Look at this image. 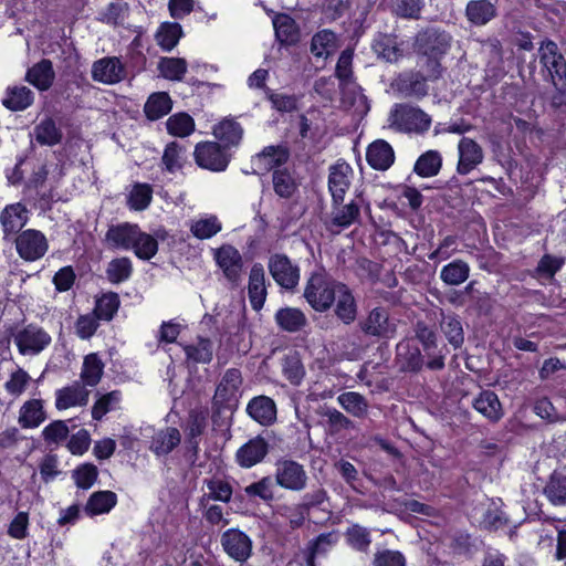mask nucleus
<instances>
[{
    "mask_svg": "<svg viewBox=\"0 0 566 566\" xmlns=\"http://www.w3.org/2000/svg\"><path fill=\"white\" fill-rule=\"evenodd\" d=\"M55 396V407L59 410H64L87 405L90 391L80 381H75L71 386L59 389Z\"/></svg>",
    "mask_w": 566,
    "mask_h": 566,
    "instance_id": "5701e85b",
    "label": "nucleus"
},
{
    "mask_svg": "<svg viewBox=\"0 0 566 566\" xmlns=\"http://www.w3.org/2000/svg\"><path fill=\"white\" fill-rule=\"evenodd\" d=\"M193 157L196 164L211 171H223L230 163V154L217 142L198 143Z\"/></svg>",
    "mask_w": 566,
    "mask_h": 566,
    "instance_id": "0eeeda50",
    "label": "nucleus"
},
{
    "mask_svg": "<svg viewBox=\"0 0 566 566\" xmlns=\"http://www.w3.org/2000/svg\"><path fill=\"white\" fill-rule=\"evenodd\" d=\"M241 384V371L237 368L228 369L216 389L214 398L221 402L231 400L238 392Z\"/></svg>",
    "mask_w": 566,
    "mask_h": 566,
    "instance_id": "4c0bfd02",
    "label": "nucleus"
},
{
    "mask_svg": "<svg viewBox=\"0 0 566 566\" xmlns=\"http://www.w3.org/2000/svg\"><path fill=\"white\" fill-rule=\"evenodd\" d=\"M181 441V434L177 428L168 427L159 430L153 437L150 450L157 455L170 453Z\"/></svg>",
    "mask_w": 566,
    "mask_h": 566,
    "instance_id": "473e14b6",
    "label": "nucleus"
},
{
    "mask_svg": "<svg viewBox=\"0 0 566 566\" xmlns=\"http://www.w3.org/2000/svg\"><path fill=\"white\" fill-rule=\"evenodd\" d=\"M119 306V297L116 293L104 294L96 301L94 314L99 319L111 321Z\"/></svg>",
    "mask_w": 566,
    "mask_h": 566,
    "instance_id": "338daca9",
    "label": "nucleus"
},
{
    "mask_svg": "<svg viewBox=\"0 0 566 566\" xmlns=\"http://www.w3.org/2000/svg\"><path fill=\"white\" fill-rule=\"evenodd\" d=\"M336 316L346 325L352 324L357 317V304L352 291L343 283L336 294Z\"/></svg>",
    "mask_w": 566,
    "mask_h": 566,
    "instance_id": "cd10ccee",
    "label": "nucleus"
},
{
    "mask_svg": "<svg viewBox=\"0 0 566 566\" xmlns=\"http://www.w3.org/2000/svg\"><path fill=\"white\" fill-rule=\"evenodd\" d=\"M207 491L200 499V506L206 507L209 501H221L228 503L232 496L231 485L220 479L205 481Z\"/></svg>",
    "mask_w": 566,
    "mask_h": 566,
    "instance_id": "ea45409f",
    "label": "nucleus"
},
{
    "mask_svg": "<svg viewBox=\"0 0 566 566\" xmlns=\"http://www.w3.org/2000/svg\"><path fill=\"white\" fill-rule=\"evenodd\" d=\"M268 268L273 280L285 290H294L300 281V268L287 255L272 254Z\"/></svg>",
    "mask_w": 566,
    "mask_h": 566,
    "instance_id": "6e6552de",
    "label": "nucleus"
},
{
    "mask_svg": "<svg viewBox=\"0 0 566 566\" xmlns=\"http://www.w3.org/2000/svg\"><path fill=\"white\" fill-rule=\"evenodd\" d=\"M290 158L289 148L284 145L266 146L258 153L253 161L263 170H273L280 168Z\"/></svg>",
    "mask_w": 566,
    "mask_h": 566,
    "instance_id": "b1692460",
    "label": "nucleus"
},
{
    "mask_svg": "<svg viewBox=\"0 0 566 566\" xmlns=\"http://www.w3.org/2000/svg\"><path fill=\"white\" fill-rule=\"evenodd\" d=\"M345 537L350 547L364 553L368 551L371 543L369 530L359 524L349 526L345 532Z\"/></svg>",
    "mask_w": 566,
    "mask_h": 566,
    "instance_id": "13d9d810",
    "label": "nucleus"
},
{
    "mask_svg": "<svg viewBox=\"0 0 566 566\" xmlns=\"http://www.w3.org/2000/svg\"><path fill=\"white\" fill-rule=\"evenodd\" d=\"M35 140L40 145L54 146L62 142L63 133L56 123L46 117L35 125L33 129Z\"/></svg>",
    "mask_w": 566,
    "mask_h": 566,
    "instance_id": "58836bf2",
    "label": "nucleus"
},
{
    "mask_svg": "<svg viewBox=\"0 0 566 566\" xmlns=\"http://www.w3.org/2000/svg\"><path fill=\"white\" fill-rule=\"evenodd\" d=\"M459 160L457 172L465 176L483 163L484 150L482 146L472 138L462 137L458 144Z\"/></svg>",
    "mask_w": 566,
    "mask_h": 566,
    "instance_id": "ddd939ff",
    "label": "nucleus"
},
{
    "mask_svg": "<svg viewBox=\"0 0 566 566\" xmlns=\"http://www.w3.org/2000/svg\"><path fill=\"white\" fill-rule=\"evenodd\" d=\"M359 327L366 336L378 339H389L396 334V324L389 317V313L384 307H376L359 322Z\"/></svg>",
    "mask_w": 566,
    "mask_h": 566,
    "instance_id": "1a4fd4ad",
    "label": "nucleus"
},
{
    "mask_svg": "<svg viewBox=\"0 0 566 566\" xmlns=\"http://www.w3.org/2000/svg\"><path fill=\"white\" fill-rule=\"evenodd\" d=\"M213 259L222 271L227 281L232 287H238L241 284L243 275V258L238 249L231 244H223L220 248L213 249Z\"/></svg>",
    "mask_w": 566,
    "mask_h": 566,
    "instance_id": "20e7f679",
    "label": "nucleus"
},
{
    "mask_svg": "<svg viewBox=\"0 0 566 566\" xmlns=\"http://www.w3.org/2000/svg\"><path fill=\"white\" fill-rule=\"evenodd\" d=\"M442 166V157L437 150H428L422 154L415 164V172L421 177H433L439 174Z\"/></svg>",
    "mask_w": 566,
    "mask_h": 566,
    "instance_id": "603ef678",
    "label": "nucleus"
},
{
    "mask_svg": "<svg viewBox=\"0 0 566 566\" xmlns=\"http://www.w3.org/2000/svg\"><path fill=\"white\" fill-rule=\"evenodd\" d=\"M353 175V168L345 161L329 167L328 190L332 195L333 203H343L345 193L352 185Z\"/></svg>",
    "mask_w": 566,
    "mask_h": 566,
    "instance_id": "2eb2a0df",
    "label": "nucleus"
},
{
    "mask_svg": "<svg viewBox=\"0 0 566 566\" xmlns=\"http://www.w3.org/2000/svg\"><path fill=\"white\" fill-rule=\"evenodd\" d=\"M470 266L463 260H454L444 265L440 272V279L447 285H460L468 280Z\"/></svg>",
    "mask_w": 566,
    "mask_h": 566,
    "instance_id": "09e8293b",
    "label": "nucleus"
},
{
    "mask_svg": "<svg viewBox=\"0 0 566 566\" xmlns=\"http://www.w3.org/2000/svg\"><path fill=\"white\" fill-rule=\"evenodd\" d=\"M398 91L405 97H415L420 99L428 94V85L426 78L420 74H411L399 78Z\"/></svg>",
    "mask_w": 566,
    "mask_h": 566,
    "instance_id": "49530a36",
    "label": "nucleus"
},
{
    "mask_svg": "<svg viewBox=\"0 0 566 566\" xmlns=\"http://www.w3.org/2000/svg\"><path fill=\"white\" fill-rule=\"evenodd\" d=\"M389 126L398 132L423 134L431 126V117L421 108L396 104L389 114Z\"/></svg>",
    "mask_w": 566,
    "mask_h": 566,
    "instance_id": "f03ea898",
    "label": "nucleus"
},
{
    "mask_svg": "<svg viewBox=\"0 0 566 566\" xmlns=\"http://www.w3.org/2000/svg\"><path fill=\"white\" fill-rule=\"evenodd\" d=\"M248 294L251 306L260 311L266 298L265 274L262 264L255 263L250 270Z\"/></svg>",
    "mask_w": 566,
    "mask_h": 566,
    "instance_id": "412c9836",
    "label": "nucleus"
},
{
    "mask_svg": "<svg viewBox=\"0 0 566 566\" xmlns=\"http://www.w3.org/2000/svg\"><path fill=\"white\" fill-rule=\"evenodd\" d=\"M396 364L401 371L418 373L423 367V356L412 339L405 338L396 346Z\"/></svg>",
    "mask_w": 566,
    "mask_h": 566,
    "instance_id": "dca6fc26",
    "label": "nucleus"
},
{
    "mask_svg": "<svg viewBox=\"0 0 566 566\" xmlns=\"http://www.w3.org/2000/svg\"><path fill=\"white\" fill-rule=\"evenodd\" d=\"M207 427V413L205 411L192 410L189 413L187 424V436L189 449L192 451L193 457L198 454L199 443L197 438L200 437Z\"/></svg>",
    "mask_w": 566,
    "mask_h": 566,
    "instance_id": "37998d69",
    "label": "nucleus"
},
{
    "mask_svg": "<svg viewBox=\"0 0 566 566\" xmlns=\"http://www.w3.org/2000/svg\"><path fill=\"white\" fill-rule=\"evenodd\" d=\"M33 102V92L27 86H14L7 91L3 105L11 111H23Z\"/></svg>",
    "mask_w": 566,
    "mask_h": 566,
    "instance_id": "3c124183",
    "label": "nucleus"
},
{
    "mask_svg": "<svg viewBox=\"0 0 566 566\" xmlns=\"http://www.w3.org/2000/svg\"><path fill=\"white\" fill-rule=\"evenodd\" d=\"M139 230L137 224L128 222L111 226L105 234V243L111 249L130 250Z\"/></svg>",
    "mask_w": 566,
    "mask_h": 566,
    "instance_id": "a211bd4d",
    "label": "nucleus"
},
{
    "mask_svg": "<svg viewBox=\"0 0 566 566\" xmlns=\"http://www.w3.org/2000/svg\"><path fill=\"white\" fill-rule=\"evenodd\" d=\"M279 327L289 333H297L307 325V317L296 307H283L275 313Z\"/></svg>",
    "mask_w": 566,
    "mask_h": 566,
    "instance_id": "c756f323",
    "label": "nucleus"
},
{
    "mask_svg": "<svg viewBox=\"0 0 566 566\" xmlns=\"http://www.w3.org/2000/svg\"><path fill=\"white\" fill-rule=\"evenodd\" d=\"M212 134L220 142L219 144L228 149L239 146L243 137V128L235 119L224 118L214 125Z\"/></svg>",
    "mask_w": 566,
    "mask_h": 566,
    "instance_id": "a878e982",
    "label": "nucleus"
},
{
    "mask_svg": "<svg viewBox=\"0 0 566 566\" xmlns=\"http://www.w3.org/2000/svg\"><path fill=\"white\" fill-rule=\"evenodd\" d=\"M544 493L553 504H566V476L553 474Z\"/></svg>",
    "mask_w": 566,
    "mask_h": 566,
    "instance_id": "69168bd1",
    "label": "nucleus"
},
{
    "mask_svg": "<svg viewBox=\"0 0 566 566\" xmlns=\"http://www.w3.org/2000/svg\"><path fill=\"white\" fill-rule=\"evenodd\" d=\"M116 503L117 496L114 492L97 491L90 496L84 511L90 516L104 514L108 513L116 505Z\"/></svg>",
    "mask_w": 566,
    "mask_h": 566,
    "instance_id": "a19ab883",
    "label": "nucleus"
},
{
    "mask_svg": "<svg viewBox=\"0 0 566 566\" xmlns=\"http://www.w3.org/2000/svg\"><path fill=\"white\" fill-rule=\"evenodd\" d=\"M275 483L289 491L300 492L306 488L307 473L304 467L291 459H279L275 463Z\"/></svg>",
    "mask_w": 566,
    "mask_h": 566,
    "instance_id": "39448f33",
    "label": "nucleus"
},
{
    "mask_svg": "<svg viewBox=\"0 0 566 566\" xmlns=\"http://www.w3.org/2000/svg\"><path fill=\"white\" fill-rule=\"evenodd\" d=\"M125 67L118 57H103L94 62L92 77L104 84H115L125 78Z\"/></svg>",
    "mask_w": 566,
    "mask_h": 566,
    "instance_id": "6ab92c4d",
    "label": "nucleus"
},
{
    "mask_svg": "<svg viewBox=\"0 0 566 566\" xmlns=\"http://www.w3.org/2000/svg\"><path fill=\"white\" fill-rule=\"evenodd\" d=\"M29 221V210L20 202L8 205L0 214L4 240H11L23 231Z\"/></svg>",
    "mask_w": 566,
    "mask_h": 566,
    "instance_id": "4468645a",
    "label": "nucleus"
},
{
    "mask_svg": "<svg viewBox=\"0 0 566 566\" xmlns=\"http://www.w3.org/2000/svg\"><path fill=\"white\" fill-rule=\"evenodd\" d=\"M222 224L216 216L196 220L190 226V231L197 239H210L220 232Z\"/></svg>",
    "mask_w": 566,
    "mask_h": 566,
    "instance_id": "bf43d9fd",
    "label": "nucleus"
},
{
    "mask_svg": "<svg viewBox=\"0 0 566 566\" xmlns=\"http://www.w3.org/2000/svg\"><path fill=\"white\" fill-rule=\"evenodd\" d=\"M161 163L169 174H175L182 169L187 163V148L178 142H170L166 145Z\"/></svg>",
    "mask_w": 566,
    "mask_h": 566,
    "instance_id": "c9c22d12",
    "label": "nucleus"
},
{
    "mask_svg": "<svg viewBox=\"0 0 566 566\" xmlns=\"http://www.w3.org/2000/svg\"><path fill=\"white\" fill-rule=\"evenodd\" d=\"M338 403L342 408L356 418H364L368 412V401L366 398L356 391H346L337 397Z\"/></svg>",
    "mask_w": 566,
    "mask_h": 566,
    "instance_id": "a18cd8bd",
    "label": "nucleus"
},
{
    "mask_svg": "<svg viewBox=\"0 0 566 566\" xmlns=\"http://www.w3.org/2000/svg\"><path fill=\"white\" fill-rule=\"evenodd\" d=\"M269 448V442L263 437L256 436L238 449L235 460L241 468H252L264 460Z\"/></svg>",
    "mask_w": 566,
    "mask_h": 566,
    "instance_id": "f3484780",
    "label": "nucleus"
},
{
    "mask_svg": "<svg viewBox=\"0 0 566 566\" xmlns=\"http://www.w3.org/2000/svg\"><path fill=\"white\" fill-rule=\"evenodd\" d=\"M495 14L494 6L488 0H472L467 4L465 15L473 24H486Z\"/></svg>",
    "mask_w": 566,
    "mask_h": 566,
    "instance_id": "79ce46f5",
    "label": "nucleus"
},
{
    "mask_svg": "<svg viewBox=\"0 0 566 566\" xmlns=\"http://www.w3.org/2000/svg\"><path fill=\"white\" fill-rule=\"evenodd\" d=\"M132 249L137 258L150 260L158 251V242L153 235L139 230L135 245Z\"/></svg>",
    "mask_w": 566,
    "mask_h": 566,
    "instance_id": "774afa93",
    "label": "nucleus"
},
{
    "mask_svg": "<svg viewBox=\"0 0 566 566\" xmlns=\"http://www.w3.org/2000/svg\"><path fill=\"white\" fill-rule=\"evenodd\" d=\"M366 159L374 169L387 170L395 161V153L387 142L378 139L368 146Z\"/></svg>",
    "mask_w": 566,
    "mask_h": 566,
    "instance_id": "bb28decb",
    "label": "nucleus"
},
{
    "mask_svg": "<svg viewBox=\"0 0 566 566\" xmlns=\"http://www.w3.org/2000/svg\"><path fill=\"white\" fill-rule=\"evenodd\" d=\"M14 342L22 355H36L50 343V335L41 327L28 325L14 335Z\"/></svg>",
    "mask_w": 566,
    "mask_h": 566,
    "instance_id": "f8f14e48",
    "label": "nucleus"
},
{
    "mask_svg": "<svg viewBox=\"0 0 566 566\" xmlns=\"http://www.w3.org/2000/svg\"><path fill=\"white\" fill-rule=\"evenodd\" d=\"M54 71L50 60H42L27 73V81L40 91L48 90L54 80Z\"/></svg>",
    "mask_w": 566,
    "mask_h": 566,
    "instance_id": "f704fd0d",
    "label": "nucleus"
},
{
    "mask_svg": "<svg viewBox=\"0 0 566 566\" xmlns=\"http://www.w3.org/2000/svg\"><path fill=\"white\" fill-rule=\"evenodd\" d=\"M273 190L276 196L290 199L297 191L298 182L287 168L274 169L272 174Z\"/></svg>",
    "mask_w": 566,
    "mask_h": 566,
    "instance_id": "72a5a7b5",
    "label": "nucleus"
},
{
    "mask_svg": "<svg viewBox=\"0 0 566 566\" xmlns=\"http://www.w3.org/2000/svg\"><path fill=\"white\" fill-rule=\"evenodd\" d=\"M338 38L337 35L328 30L324 29L316 32L311 41V52L315 57H319L323 60L328 59L333 55L338 49Z\"/></svg>",
    "mask_w": 566,
    "mask_h": 566,
    "instance_id": "c85d7f7f",
    "label": "nucleus"
},
{
    "mask_svg": "<svg viewBox=\"0 0 566 566\" xmlns=\"http://www.w3.org/2000/svg\"><path fill=\"white\" fill-rule=\"evenodd\" d=\"M158 70L167 80L181 81L187 72V62L181 57H161Z\"/></svg>",
    "mask_w": 566,
    "mask_h": 566,
    "instance_id": "6e6d98bb",
    "label": "nucleus"
},
{
    "mask_svg": "<svg viewBox=\"0 0 566 566\" xmlns=\"http://www.w3.org/2000/svg\"><path fill=\"white\" fill-rule=\"evenodd\" d=\"M46 419L41 399L27 400L20 408L18 422L22 428H36Z\"/></svg>",
    "mask_w": 566,
    "mask_h": 566,
    "instance_id": "7c9ffc66",
    "label": "nucleus"
},
{
    "mask_svg": "<svg viewBox=\"0 0 566 566\" xmlns=\"http://www.w3.org/2000/svg\"><path fill=\"white\" fill-rule=\"evenodd\" d=\"M373 50L387 62H397L402 56L397 38L391 34H378L373 43Z\"/></svg>",
    "mask_w": 566,
    "mask_h": 566,
    "instance_id": "e433bc0d",
    "label": "nucleus"
},
{
    "mask_svg": "<svg viewBox=\"0 0 566 566\" xmlns=\"http://www.w3.org/2000/svg\"><path fill=\"white\" fill-rule=\"evenodd\" d=\"M343 283L334 280L325 270H318L308 277L303 296L316 312H326L336 301Z\"/></svg>",
    "mask_w": 566,
    "mask_h": 566,
    "instance_id": "f257e3e1",
    "label": "nucleus"
},
{
    "mask_svg": "<svg viewBox=\"0 0 566 566\" xmlns=\"http://www.w3.org/2000/svg\"><path fill=\"white\" fill-rule=\"evenodd\" d=\"M185 353L188 359L195 363H210L213 356V345L208 338H199L197 344L185 346Z\"/></svg>",
    "mask_w": 566,
    "mask_h": 566,
    "instance_id": "052dcab7",
    "label": "nucleus"
},
{
    "mask_svg": "<svg viewBox=\"0 0 566 566\" xmlns=\"http://www.w3.org/2000/svg\"><path fill=\"white\" fill-rule=\"evenodd\" d=\"M13 241L17 253L24 261H36L49 250L48 239L40 230H23L14 237Z\"/></svg>",
    "mask_w": 566,
    "mask_h": 566,
    "instance_id": "423d86ee",
    "label": "nucleus"
},
{
    "mask_svg": "<svg viewBox=\"0 0 566 566\" xmlns=\"http://www.w3.org/2000/svg\"><path fill=\"white\" fill-rule=\"evenodd\" d=\"M322 416L326 418L327 427L332 434L338 433L342 430L354 429L355 427L348 417L335 408L326 407L322 411Z\"/></svg>",
    "mask_w": 566,
    "mask_h": 566,
    "instance_id": "0e129e2a",
    "label": "nucleus"
},
{
    "mask_svg": "<svg viewBox=\"0 0 566 566\" xmlns=\"http://www.w3.org/2000/svg\"><path fill=\"white\" fill-rule=\"evenodd\" d=\"M182 35V28L177 22H164L158 28L155 39L164 51H171Z\"/></svg>",
    "mask_w": 566,
    "mask_h": 566,
    "instance_id": "c03bdc74",
    "label": "nucleus"
},
{
    "mask_svg": "<svg viewBox=\"0 0 566 566\" xmlns=\"http://www.w3.org/2000/svg\"><path fill=\"white\" fill-rule=\"evenodd\" d=\"M103 371L104 364L97 354H88L83 361L81 380L84 385L94 387L99 382Z\"/></svg>",
    "mask_w": 566,
    "mask_h": 566,
    "instance_id": "8fccbe9b",
    "label": "nucleus"
},
{
    "mask_svg": "<svg viewBox=\"0 0 566 566\" xmlns=\"http://www.w3.org/2000/svg\"><path fill=\"white\" fill-rule=\"evenodd\" d=\"M473 408L491 422H497L504 416L497 395L492 390H483L472 401Z\"/></svg>",
    "mask_w": 566,
    "mask_h": 566,
    "instance_id": "393cba45",
    "label": "nucleus"
},
{
    "mask_svg": "<svg viewBox=\"0 0 566 566\" xmlns=\"http://www.w3.org/2000/svg\"><path fill=\"white\" fill-rule=\"evenodd\" d=\"M538 53L539 62L548 72L554 86H557V80H566V61L555 42L551 40L543 41Z\"/></svg>",
    "mask_w": 566,
    "mask_h": 566,
    "instance_id": "9b49d317",
    "label": "nucleus"
},
{
    "mask_svg": "<svg viewBox=\"0 0 566 566\" xmlns=\"http://www.w3.org/2000/svg\"><path fill=\"white\" fill-rule=\"evenodd\" d=\"M275 35L281 43L292 44L298 39V29L295 21L286 15H277L273 20Z\"/></svg>",
    "mask_w": 566,
    "mask_h": 566,
    "instance_id": "5fc2aeb1",
    "label": "nucleus"
},
{
    "mask_svg": "<svg viewBox=\"0 0 566 566\" xmlns=\"http://www.w3.org/2000/svg\"><path fill=\"white\" fill-rule=\"evenodd\" d=\"M133 271L132 262L128 258H117L112 260L106 269V275L109 282L117 284L126 281Z\"/></svg>",
    "mask_w": 566,
    "mask_h": 566,
    "instance_id": "680f3d73",
    "label": "nucleus"
},
{
    "mask_svg": "<svg viewBox=\"0 0 566 566\" xmlns=\"http://www.w3.org/2000/svg\"><path fill=\"white\" fill-rule=\"evenodd\" d=\"M342 104L347 109H353L357 116H364L369 111L367 97L363 94L361 88L353 83L340 86Z\"/></svg>",
    "mask_w": 566,
    "mask_h": 566,
    "instance_id": "2f4dec72",
    "label": "nucleus"
},
{
    "mask_svg": "<svg viewBox=\"0 0 566 566\" xmlns=\"http://www.w3.org/2000/svg\"><path fill=\"white\" fill-rule=\"evenodd\" d=\"M441 329L449 343L459 348L464 342V333L460 319L454 315L443 316L440 322Z\"/></svg>",
    "mask_w": 566,
    "mask_h": 566,
    "instance_id": "4d7b16f0",
    "label": "nucleus"
},
{
    "mask_svg": "<svg viewBox=\"0 0 566 566\" xmlns=\"http://www.w3.org/2000/svg\"><path fill=\"white\" fill-rule=\"evenodd\" d=\"M282 370L284 376L293 385H298L305 375L303 364L297 353H291L283 358Z\"/></svg>",
    "mask_w": 566,
    "mask_h": 566,
    "instance_id": "e2e57ef3",
    "label": "nucleus"
},
{
    "mask_svg": "<svg viewBox=\"0 0 566 566\" xmlns=\"http://www.w3.org/2000/svg\"><path fill=\"white\" fill-rule=\"evenodd\" d=\"M171 109V99L166 92L151 94L144 107L148 119L156 120L168 114Z\"/></svg>",
    "mask_w": 566,
    "mask_h": 566,
    "instance_id": "de8ad7c7",
    "label": "nucleus"
},
{
    "mask_svg": "<svg viewBox=\"0 0 566 566\" xmlns=\"http://www.w3.org/2000/svg\"><path fill=\"white\" fill-rule=\"evenodd\" d=\"M249 416L262 426H270L276 420V405L268 396H258L247 406Z\"/></svg>",
    "mask_w": 566,
    "mask_h": 566,
    "instance_id": "4be33fe9",
    "label": "nucleus"
},
{
    "mask_svg": "<svg viewBox=\"0 0 566 566\" xmlns=\"http://www.w3.org/2000/svg\"><path fill=\"white\" fill-rule=\"evenodd\" d=\"M220 544L232 559L243 563L252 555V539L239 528H229L221 534Z\"/></svg>",
    "mask_w": 566,
    "mask_h": 566,
    "instance_id": "9d476101",
    "label": "nucleus"
},
{
    "mask_svg": "<svg viewBox=\"0 0 566 566\" xmlns=\"http://www.w3.org/2000/svg\"><path fill=\"white\" fill-rule=\"evenodd\" d=\"M166 127L170 135L185 138L195 132L196 124L187 113H177L167 119Z\"/></svg>",
    "mask_w": 566,
    "mask_h": 566,
    "instance_id": "864d4df0",
    "label": "nucleus"
},
{
    "mask_svg": "<svg viewBox=\"0 0 566 566\" xmlns=\"http://www.w3.org/2000/svg\"><path fill=\"white\" fill-rule=\"evenodd\" d=\"M360 217V207L358 202L333 203L331 213L329 229L339 232L352 224L358 222Z\"/></svg>",
    "mask_w": 566,
    "mask_h": 566,
    "instance_id": "aec40b11",
    "label": "nucleus"
},
{
    "mask_svg": "<svg viewBox=\"0 0 566 566\" xmlns=\"http://www.w3.org/2000/svg\"><path fill=\"white\" fill-rule=\"evenodd\" d=\"M451 42L450 33L437 27H428L417 33L413 49L419 54L437 60L448 52Z\"/></svg>",
    "mask_w": 566,
    "mask_h": 566,
    "instance_id": "7ed1b4c3",
    "label": "nucleus"
}]
</instances>
